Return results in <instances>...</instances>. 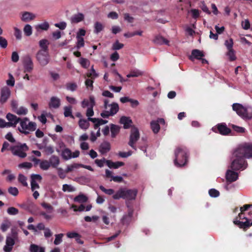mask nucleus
<instances>
[{
  "mask_svg": "<svg viewBox=\"0 0 252 252\" xmlns=\"http://www.w3.org/2000/svg\"><path fill=\"white\" fill-rule=\"evenodd\" d=\"M29 251L30 252H45V249L43 247L32 244L30 246Z\"/></svg>",
  "mask_w": 252,
  "mask_h": 252,
  "instance_id": "a878e982",
  "label": "nucleus"
},
{
  "mask_svg": "<svg viewBox=\"0 0 252 252\" xmlns=\"http://www.w3.org/2000/svg\"><path fill=\"white\" fill-rule=\"evenodd\" d=\"M80 164H77V163H74L73 164L67 166L66 168V172H71L74 169L78 168L79 167H80Z\"/></svg>",
  "mask_w": 252,
  "mask_h": 252,
  "instance_id": "13d9d810",
  "label": "nucleus"
},
{
  "mask_svg": "<svg viewBox=\"0 0 252 252\" xmlns=\"http://www.w3.org/2000/svg\"><path fill=\"white\" fill-rule=\"evenodd\" d=\"M209 193V195L213 197H218L220 194L219 191L214 189H210Z\"/></svg>",
  "mask_w": 252,
  "mask_h": 252,
  "instance_id": "774afa93",
  "label": "nucleus"
},
{
  "mask_svg": "<svg viewBox=\"0 0 252 252\" xmlns=\"http://www.w3.org/2000/svg\"><path fill=\"white\" fill-rule=\"evenodd\" d=\"M36 59L41 66H44L50 62L49 52L38 51L36 54Z\"/></svg>",
  "mask_w": 252,
  "mask_h": 252,
  "instance_id": "6e6552de",
  "label": "nucleus"
},
{
  "mask_svg": "<svg viewBox=\"0 0 252 252\" xmlns=\"http://www.w3.org/2000/svg\"><path fill=\"white\" fill-rule=\"evenodd\" d=\"M153 42L158 45H168L169 41L161 36H156L153 40Z\"/></svg>",
  "mask_w": 252,
  "mask_h": 252,
  "instance_id": "393cba45",
  "label": "nucleus"
},
{
  "mask_svg": "<svg viewBox=\"0 0 252 252\" xmlns=\"http://www.w3.org/2000/svg\"><path fill=\"white\" fill-rule=\"evenodd\" d=\"M31 179V189L32 191H34V190L39 188L38 184L41 182L42 177L39 174H32Z\"/></svg>",
  "mask_w": 252,
  "mask_h": 252,
  "instance_id": "9d476101",
  "label": "nucleus"
},
{
  "mask_svg": "<svg viewBox=\"0 0 252 252\" xmlns=\"http://www.w3.org/2000/svg\"><path fill=\"white\" fill-rule=\"evenodd\" d=\"M17 239L18 237L16 233L12 232L10 234H8L6 238L5 245L3 248V251L5 252H10Z\"/></svg>",
  "mask_w": 252,
  "mask_h": 252,
  "instance_id": "423d86ee",
  "label": "nucleus"
},
{
  "mask_svg": "<svg viewBox=\"0 0 252 252\" xmlns=\"http://www.w3.org/2000/svg\"><path fill=\"white\" fill-rule=\"evenodd\" d=\"M18 180L24 187H27L28 186L27 178L24 175L19 174L18 177Z\"/></svg>",
  "mask_w": 252,
  "mask_h": 252,
  "instance_id": "72a5a7b5",
  "label": "nucleus"
},
{
  "mask_svg": "<svg viewBox=\"0 0 252 252\" xmlns=\"http://www.w3.org/2000/svg\"><path fill=\"white\" fill-rule=\"evenodd\" d=\"M23 65L25 72H31L33 69V63L31 57L29 56H26L24 59Z\"/></svg>",
  "mask_w": 252,
  "mask_h": 252,
  "instance_id": "ddd939ff",
  "label": "nucleus"
},
{
  "mask_svg": "<svg viewBox=\"0 0 252 252\" xmlns=\"http://www.w3.org/2000/svg\"><path fill=\"white\" fill-rule=\"evenodd\" d=\"M99 219V217L97 216H94L92 217H90L89 216H86L84 218V220L87 222H91L92 221H96Z\"/></svg>",
  "mask_w": 252,
  "mask_h": 252,
  "instance_id": "69168bd1",
  "label": "nucleus"
},
{
  "mask_svg": "<svg viewBox=\"0 0 252 252\" xmlns=\"http://www.w3.org/2000/svg\"><path fill=\"white\" fill-rule=\"evenodd\" d=\"M24 32L27 36H30L32 34V26L29 24L25 25L24 28Z\"/></svg>",
  "mask_w": 252,
  "mask_h": 252,
  "instance_id": "09e8293b",
  "label": "nucleus"
},
{
  "mask_svg": "<svg viewBox=\"0 0 252 252\" xmlns=\"http://www.w3.org/2000/svg\"><path fill=\"white\" fill-rule=\"evenodd\" d=\"M36 127L35 122H31L28 118L25 117L21 119L18 129L22 133L28 134L35 131Z\"/></svg>",
  "mask_w": 252,
  "mask_h": 252,
  "instance_id": "f03ea898",
  "label": "nucleus"
},
{
  "mask_svg": "<svg viewBox=\"0 0 252 252\" xmlns=\"http://www.w3.org/2000/svg\"><path fill=\"white\" fill-rule=\"evenodd\" d=\"M9 78L6 81L7 86L13 87L15 85V79L11 73L8 74Z\"/></svg>",
  "mask_w": 252,
  "mask_h": 252,
  "instance_id": "49530a36",
  "label": "nucleus"
},
{
  "mask_svg": "<svg viewBox=\"0 0 252 252\" xmlns=\"http://www.w3.org/2000/svg\"><path fill=\"white\" fill-rule=\"evenodd\" d=\"M36 18V15L32 12L24 11L20 14L21 20L24 22H29Z\"/></svg>",
  "mask_w": 252,
  "mask_h": 252,
  "instance_id": "4468645a",
  "label": "nucleus"
},
{
  "mask_svg": "<svg viewBox=\"0 0 252 252\" xmlns=\"http://www.w3.org/2000/svg\"><path fill=\"white\" fill-rule=\"evenodd\" d=\"M139 138V133L137 128L133 127L131 129V134L130 135V139L128 142V145L134 150H136V147L134 144L137 141Z\"/></svg>",
  "mask_w": 252,
  "mask_h": 252,
  "instance_id": "1a4fd4ad",
  "label": "nucleus"
},
{
  "mask_svg": "<svg viewBox=\"0 0 252 252\" xmlns=\"http://www.w3.org/2000/svg\"><path fill=\"white\" fill-rule=\"evenodd\" d=\"M110 150V143L107 142H104L100 145L99 151L102 154H104L109 152Z\"/></svg>",
  "mask_w": 252,
  "mask_h": 252,
  "instance_id": "bb28decb",
  "label": "nucleus"
},
{
  "mask_svg": "<svg viewBox=\"0 0 252 252\" xmlns=\"http://www.w3.org/2000/svg\"><path fill=\"white\" fill-rule=\"evenodd\" d=\"M74 202L83 203H85L88 200V197L84 194L80 193L76 196L73 199Z\"/></svg>",
  "mask_w": 252,
  "mask_h": 252,
  "instance_id": "7c9ffc66",
  "label": "nucleus"
},
{
  "mask_svg": "<svg viewBox=\"0 0 252 252\" xmlns=\"http://www.w3.org/2000/svg\"><path fill=\"white\" fill-rule=\"evenodd\" d=\"M28 110L27 108L24 106H21L18 108L14 113L18 115H26L28 113Z\"/></svg>",
  "mask_w": 252,
  "mask_h": 252,
  "instance_id": "58836bf2",
  "label": "nucleus"
},
{
  "mask_svg": "<svg viewBox=\"0 0 252 252\" xmlns=\"http://www.w3.org/2000/svg\"><path fill=\"white\" fill-rule=\"evenodd\" d=\"M238 174L230 170H228L226 173V179L228 182H234L238 179Z\"/></svg>",
  "mask_w": 252,
  "mask_h": 252,
  "instance_id": "412c9836",
  "label": "nucleus"
},
{
  "mask_svg": "<svg viewBox=\"0 0 252 252\" xmlns=\"http://www.w3.org/2000/svg\"><path fill=\"white\" fill-rule=\"evenodd\" d=\"M142 75V72L138 69L131 70L130 72L126 75L128 78L138 77Z\"/></svg>",
  "mask_w": 252,
  "mask_h": 252,
  "instance_id": "c9c22d12",
  "label": "nucleus"
},
{
  "mask_svg": "<svg viewBox=\"0 0 252 252\" xmlns=\"http://www.w3.org/2000/svg\"><path fill=\"white\" fill-rule=\"evenodd\" d=\"M125 188L120 189L115 194L113 195L114 199L118 200L120 198L125 199Z\"/></svg>",
  "mask_w": 252,
  "mask_h": 252,
  "instance_id": "cd10ccee",
  "label": "nucleus"
},
{
  "mask_svg": "<svg viewBox=\"0 0 252 252\" xmlns=\"http://www.w3.org/2000/svg\"><path fill=\"white\" fill-rule=\"evenodd\" d=\"M79 63L83 67L85 68H88L90 65V61L88 59L83 58L80 59Z\"/></svg>",
  "mask_w": 252,
  "mask_h": 252,
  "instance_id": "c03bdc74",
  "label": "nucleus"
},
{
  "mask_svg": "<svg viewBox=\"0 0 252 252\" xmlns=\"http://www.w3.org/2000/svg\"><path fill=\"white\" fill-rule=\"evenodd\" d=\"M218 130L222 135H227L231 132L230 128H228L225 124H221L218 125Z\"/></svg>",
  "mask_w": 252,
  "mask_h": 252,
  "instance_id": "b1692460",
  "label": "nucleus"
},
{
  "mask_svg": "<svg viewBox=\"0 0 252 252\" xmlns=\"http://www.w3.org/2000/svg\"><path fill=\"white\" fill-rule=\"evenodd\" d=\"M124 44L120 43L118 40L112 45V49L113 50H118L123 48Z\"/></svg>",
  "mask_w": 252,
  "mask_h": 252,
  "instance_id": "3c124183",
  "label": "nucleus"
},
{
  "mask_svg": "<svg viewBox=\"0 0 252 252\" xmlns=\"http://www.w3.org/2000/svg\"><path fill=\"white\" fill-rule=\"evenodd\" d=\"M159 123L164 124L165 123L164 119L160 118L157 121H152L151 122V127L155 133H157L160 129Z\"/></svg>",
  "mask_w": 252,
  "mask_h": 252,
  "instance_id": "dca6fc26",
  "label": "nucleus"
},
{
  "mask_svg": "<svg viewBox=\"0 0 252 252\" xmlns=\"http://www.w3.org/2000/svg\"><path fill=\"white\" fill-rule=\"evenodd\" d=\"M225 46L226 47L227 50H231L233 49V41L232 38H230L228 40H226L225 41L224 43Z\"/></svg>",
  "mask_w": 252,
  "mask_h": 252,
  "instance_id": "bf43d9fd",
  "label": "nucleus"
},
{
  "mask_svg": "<svg viewBox=\"0 0 252 252\" xmlns=\"http://www.w3.org/2000/svg\"><path fill=\"white\" fill-rule=\"evenodd\" d=\"M84 19V15L82 14L78 13L75 15L71 18V21L73 23H79L82 21Z\"/></svg>",
  "mask_w": 252,
  "mask_h": 252,
  "instance_id": "a19ab883",
  "label": "nucleus"
},
{
  "mask_svg": "<svg viewBox=\"0 0 252 252\" xmlns=\"http://www.w3.org/2000/svg\"><path fill=\"white\" fill-rule=\"evenodd\" d=\"M8 191L10 194L15 196H17L19 193L18 189L16 187H10L8 189Z\"/></svg>",
  "mask_w": 252,
  "mask_h": 252,
  "instance_id": "052dcab7",
  "label": "nucleus"
},
{
  "mask_svg": "<svg viewBox=\"0 0 252 252\" xmlns=\"http://www.w3.org/2000/svg\"><path fill=\"white\" fill-rule=\"evenodd\" d=\"M232 108L239 116L243 119H250L252 117V114L248 113L247 109L239 103H234L232 105Z\"/></svg>",
  "mask_w": 252,
  "mask_h": 252,
  "instance_id": "0eeeda50",
  "label": "nucleus"
},
{
  "mask_svg": "<svg viewBox=\"0 0 252 252\" xmlns=\"http://www.w3.org/2000/svg\"><path fill=\"white\" fill-rule=\"evenodd\" d=\"M6 119L9 121L11 127H15L18 123H20L21 118L17 117L16 116L11 113H8L6 116Z\"/></svg>",
  "mask_w": 252,
  "mask_h": 252,
  "instance_id": "2eb2a0df",
  "label": "nucleus"
},
{
  "mask_svg": "<svg viewBox=\"0 0 252 252\" xmlns=\"http://www.w3.org/2000/svg\"><path fill=\"white\" fill-rule=\"evenodd\" d=\"M120 127L118 126L112 124L111 126V136L115 137L116 135L119 133Z\"/></svg>",
  "mask_w": 252,
  "mask_h": 252,
  "instance_id": "ea45409f",
  "label": "nucleus"
},
{
  "mask_svg": "<svg viewBox=\"0 0 252 252\" xmlns=\"http://www.w3.org/2000/svg\"><path fill=\"white\" fill-rule=\"evenodd\" d=\"M11 94V91L10 89L7 87H4L1 89V103H4L10 97Z\"/></svg>",
  "mask_w": 252,
  "mask_h": 252,
  "instance_id": "6ab92c4d",
  "label": "nucleus"
},
{
  "mask_svg": "<svg viewBox=\"0 0 252 252\" xmlns=\"http://www.w3.org/2000/svg\"><path fill=\"white\" fill-rule=\"evenodd\" d=\"M48 105L50 108H58L61 105V100L58 97L52 96L50 98Z\"/></svg>",
  "mask_w": 252,
  "mask_h": 252,
  "instance_id": "aec40b11",
  "label": "nucleus"
},
{
  "mask_svg": "<svg viewBox=\"0 0 252 252\" xmlns=\"http://www.w3.org/2000/svg\"><path fill=\"white\" fill-rule=\"evenodd\" d=\"M32 166V164L29 162H24L18 165L20 168L30 169Z\"/></svg>",
  "mask_w": 252,
  "mask_h": 252,
  "instance_id": "864d4df0",
  "label": "nucleus"
},
{
  "mask_svg": "<svg viewBox=\"0 0 252 252\" xmlns=\"http://www.w3.org/2000/svg\"><path fill=\"white\" fill-rule=\"evenodd\" d=\"M62 189L64 192H73L76 190L74 187L68 184L63 185Z\"/></svg>",
  "mask_w": 252,
  "mask_h": 252,
  "instance_id": "79ce46f5",
  "label": "nucleus"
},
{
  "mask_svg": "<svg viewBox=\"0 0 252 252\" xmlns=\"http://www.w3.org/2000/svg\"><path fill=\"white\" fill-rule=\"evenodd\" d=\"M107 160L105 159V158H102V159H96L94 160V163L97 165V166L99 167H102L104 166V163L106 164Z\"/></svg>",
  "mask_w": 252,
  "mask_h": 252,
  "instance_id": "603ef678",
  "label": "nucleus"
},
{
  "mask_svg": "<svg viewBox=\"0 0 252 252\" xmlns=\"http://www.w3.org/2000/svg\"><path fill=\"white\" fill-rule=\"evenodd\" d=\"M200 7L203 12L206 13L208 14H211L210 11L209 10V8L206 5L204 1H203L201 2V5L200 6Z\"/></svg>",
  "mask_w": 252,
  "mask_h": 252,
  "instance_id": "680f3d73",
  "label": "nucleus"
},
{
  "mask_svg": "<svg viewBox=\"0 0 252 252\" xmlns=\"http://www.w3.org/2000/svg\"><path fill=\"white\" fill-rule=\"evenodd\" d=\"M231 127L233 130L237 132L242 133L245 132V128L243 127L237 126L234 125H232Z\"/></svg>",
  "mask_w": 252,
  "mask_h": 252,
  "instance_id": "6e6d98bb",
  "label": "nucleus"
},
{
  "mask_svg": "<svg viewBox=\"0 0 252 252\" xmlns=\"http://www.w3.org/2000/svg\"><path fill=\"white\" fill-rule=\"evenodd\" d=\"M50 167H51V165L49 161L47 160H43L40 163V167L42 170H47L50 168Z\"/></svg>",
  "mask_w": 252,
  "mask_h": 252,
  "instance_id": "37998d69",
  "label": "nucleus"
},
{
  "mask_svg": "<svg viewBox=\"0 0 252 252\" xmlns=\"http://www.w3.org/2000/svg\"><path fill=\"white\" fill-rule=\"evenodd\" d=\"M66 236L69 238H75L76 241L80 243H82V242L80 240V235L74 232H70L66 233Z\"/></svg>",
  "mask_w": 252,
  "mask_h": 252,
  "instance_id": "f704fd0d",
  "label": "nucleus"
},
{
  "mask_svg": "<svg viewBox=\"0 0 252 252\" xmlns=\"http://www.w3.org/2000/svg\"><path fill=\"white\" fill-rule=\"evenodd\" d=\"M204 56V55L202 51L198 49H194L191 52V55L189 57V59L191 61H193L194 59L200 60L201 59V58Z\"/></svg>",
  "mask_w": 252,
  "mask_h": 252,
  "instance_id": "4be33fe9",
  "label": "nucleus"
},
{
  "mask_svg": "<svg viewBox=\"0 0 252 252\" xmlns=\"http://www.w3.org/2000/svg\"><path fill=\"white\" fill-rule=\"evenodd\" d=\"M93 108L94 107H90L87 109L86 115L88 117V119L94 115Z\"/></svg>",
  "mask_w": 252,
  "mask_h": 252,
  "instance_id": "0e129e2a",
  "label": "nucleus"
},
{
  "mask_svg": "<svg viewBox=\"0 0 252 252\" xmlns=\"http://www.w3.org/2000/svg\"><path fill=\"white\" fill-rule=\"evenodd\" d=\"M174 164L178 167L185 165L187 161L188 152L185 148L178 147L175 151Z\"/></svg>",
  "mask_w": 252,
  "mask_h": 252,
  "instance_id": "7ed1b4c3",
  "label": "nucleus"
},
{
  "mask_svg": "<svg viewBox=\"0 0 252 252\" xmlns=\"http://www.w3.org/2000/svg\"><path fill=\"white\" fill-rule=\"evenodd\" d=\"M108 99L104 100V110L102 112L100 115L103 118H108L109 116H112L116 114L119 109V107L117 103L113 102L111 104H109Z\"/></svg>",
  "mask_w": 252,
  "mask_h": 252,
  "instance_id": "20e7f679",
  "label": "nucleus"
},
{
  "mask_svg": "<svg viewBox=\"0 0 252 252\" xmlns=\"http://www.w3.org/2000/svg\"><path fill=\"white\" fill-rule=\"evenodd\" d=\"M94 28V33L97 34L103 30L104 26L101 23L97 22L95 23Z\"/></svg>",
  "mask_w": 252,
  "mask_h": 252,
  "instance_id": "4c0bfd02",
  "label": "nucleus"
},
{
  "mask_svg": "<svg viewBox=\"0 0 252 252\" xmlns=\"http://www.w3.org/2000/svg\"><path fill=\"white\" fill-rule=\"evenodd\" d=\"M239 217L240 220L246 219L245 221H241L240 220L234 221V223L238 225L240 228L245 229L252 225V221L245 218L244 217L242 212L239 214Z\"/></svg>",
  "mask_w": 252,
  "mask_h": 252,
  "instance_id": "f8f14e48",
  "label": "nucleus"
},
{
  "mask_svg": "<svg viewBox=\"0 0 252 252\" xmlns=\"http://www.w3.org/2000/svg\"><path fill=\"white\" fill-rule=\"evenodd\" d=\"M99 189L105 193L108 194V195H112L114 193V190L113 189H105L103 186H100L99 187Z\"/></svg>",
  "mask_w": 252,
  "mask_h": 252,
  "instance_id": "4d7b16f0",
  "label": "nucleus"
},
{
  "mask_svg": "<svg viewBox=\"0 0 252 252\" xmlns=\"http://www.w3.org/2000/svg\"><path fill=\"white\" fill-rule=\"evenodd\" d=\"M49 162L51 167L56 168L60 164V159L57 156H52L49 158Z\"/></svg>",
  "mask_w": 252,
  "mask_h": 252,
  "instance_id": "c85d7f7f",
  "label": "nucleus"
},
{
  "mask_svg": "<svg viewBox=\"0 0 252 252\" xmlns=\"http://www.w3.org/2000/svg\"><path fill=\"white\" fill-rule=\"evenodd\" d=\"M77 42L76 43V47L77 49H79L84 46V40L83 37H80V36H76Z\"/></svg>",
  "mask_w": 252,
  "mask_h": 252,
  "instance_id": "8fccbe9b",
  "label": "nucleus"
},
{
  "mask_svg": "<svg viewBox=\"0 0 252 252\" xmlns=\"http://www.w3.org/2000/svg\"><path fill=\"white\" fill-rule=\"evenodd\" d=\"M136 189H129L125 188V199L131 200L135 199L137 194Z\"/></svg>",
  "mask_w": 252,
  "mask_h": 252,
  "instance_id": "a211bd4d",
  "label": "nucleus"
},
{
  "mask_svg": "<svg viewBox=\"0 0 252 252\" xmlns=\"http://www.w3.org/2000/svg\"><path fill=\"white\" fill-rule=\"evenodd\" d=\"M120 123L124 125V127L125 128H128L130 127L132 121L129 118L123 116L121 117L120 119Z\"/></svg>",
  "mask_w": 252,
  "mask_h": 252,
  "instance_id": "c756f323",
  "label": "nucleus"
},
{
  "mask_svg": "<svg viewBox=\"0 0 252 252\" xmlns=\"http://www.w3.org/2000/svg\"><path fill=\"white\" fill-rule=\"evenodd\" d=\"M11 226V222L9 220L4 221L1 225L2 231H6Z\"/></svg>",
  "mask_w": 252,
  "mask_h": 252,
  "instance_id": "e2e57ef3",
  "label": "nucleus"
},
{
  "mask_svg": "<svg viewBox=\"0 0 252 252\" xmlns=\"http://www.w3.org/2000/svg\"><path fill=\"white\" fill-rule=\"evenodd\" d=\"M64 110V116L65 117H70V118L74 119V117L72 114V106L70 105L65 106L63 107Z\"/></svg>",
  "mask_w": 252,
  "mask_h": 252,
  "instance_id": "2f4dec72",
  "label": "nucleus"
},
{
  "mask_svg": "<svg viewBox=\"0 0 252 252\" xmlns=\"http://www.w3.org/2000/svg\"><path fill=\"white\" fill-rule=\"evenodd\" d=\"M64 236L63 233H60L55 235V240L54 244L55 245H59L63 242V238Z\"/></svg>",
  "mask_w": 252,
  "mask_h": 252,
  "instance_id": "e433bc0d",
  "label": "nucleus"
},
{
  "mask_svg": "<svg viewBox=\"0 0 252 252\" xmlns=\"http://www.w3.org/2000/svg\"><path fill=\"white\" fill-rule=\"evenodd\" d=\"M41 206L45 209L48 213H51L53 211V207L48 203L42 202L41 204Z\"/></svg>",
  "mask_w": 252,
  "mask_h": 252,
  "instance_id": "a18cd8bd",
  "label": "nucleus"
},
{
  "mask_svg": "<svg viewBox=\"0 0 252 252\" xmlns=\"http://www.w3.org/2000/svg\"><path fill=\"white\" fill-rule=\"evenodd\" d=\"M28 150L29 148L25 143H18L11 147L12 154L21 158H24L27 156L26 152Z\"/></svg>",
  "mask_w": 252,
  "mask_h": 252,
  "instance_id": "39448f33",
  "label": "nucleus"
},
{
  "mask_svg": "<svg viewBox=\"0 0 252 252\" xmlns=\"http://www.w3.org/2000/svg\"><path fill=\"white\" fill-rule=\"evenodd\" d=\"M77 88V85L74 83H68L66 84V88L67 90L71 92L75 91Z\"/></svg>",
  "mask_w": 252,
  "mask_h": 252,
  "instance_id": "de8ad7c7",
  "label": "nucleus"
},
{
  "mask_svg": "<svg viewBox=\"0 0 252 252\" xmlns=\"http://www.w3.org/2000/svg\"><path fill=\"white\" fill-rule=\"evenodd\" d=\"M233 156L235 159L231 163V169L244 170L246 168L244 158H252V144L245 143L240 145L234 152Z\"/></svg>",
  "mask_w": 252,
  "mask_h": 252,
  "instance_id": "f257e3e1",
  "label": "nucleus"
},
{
  "mask_svg": "<svg viewBox=\"0 0 252 252\" xmlns=\"http://www.w3.org/2000/svg\"><path fill=\"white\" fill-rule=\"evenodd\" d=\"M7 212L10 215H15L18 214L19 210L15 207H11L7 209Z\"/></svg>",
  "mask_w": 252,
  "mask_h": 252,
  "instance_id": "5fc2aeb1",
  "label": "nucleus"
},
{
  "mask_svg": "<svg viewBox=\"0 0 252 252\" xmlns=\"http://www.w3.org/2000/svg\"><path fill=\"white\" fill-rule=\"evenodd\" d=\"M37 28H39L40 29H41L42 30L46 31L49 28V25L48 22H45L43 23H41L40 24H39L37 26Z\"/></svg>",
  "mask_w": 252,
  "mask_h": 252,
  "instance_id": "338daca9",
  "label": "nucleus"
},
{
  "mask_svg": "<svg viewBox=\"0 0 252 252\" xmlns=\"http://www.w3.org/2000/svg\"><path fill=\"white\" fill-rule=\"evenodd\" d=\"M79 126L80 127L83 129H87L90 126L88 119H80L79 121Z\"/></svg>",
  "mask_w": 252,
  "mask_h": 252,
  "instance_id": "473e14b6",
  "label": "nucleus"
},
{
  "mask_svg": "<svg viewBox=\"0 0 252 252\" xmlns=\"http://www.w3.org/2000/svg\"><path fill=\"white\" fill-rule=\"evenodd\" d=\"M95 105V99L94 96L90 95L89 99H84L81 102V106L84 108L86 107H94Z\"/></svg>",
  "mask_w": 252,
  "mask_h": 252,
  "instance_id": "f3484780",
  "label": "nucleus"
},
{
  "mask_svg": "<svg viewBox=\"0 0 252 252\" xmlns=\"http://www.w3.org/2000/svg\"><path fill=\"white\" fill-rule=\"evenodd\" d=\"M49 45V42L48 40L43 39L39 41V46L40 49L38 51H44L45 52H48V46Z\"/></svg>",
  "mask_w": 252,
  "mask_h": 252,
  "instance_id": "5701e85b",
  "label": "nucleus"
},
{
  "mask_svg": "<svg viewBox=\"0 0 252 252\" xmlns=\"http://www.w3.org/2000/svg\"><path fill=\"white\" fill-rule=\"evenodd\" d=\"M80 152L78 150L72 153L69 149H65L62 151V156L65 160H68L72 158H76L79 156Z\"/></svg>",
  "mask_w": 252,
  "mask_h": 252,
  "instance_id": "9b49d317",
  "label": "nucleus"
}]
</instances>
